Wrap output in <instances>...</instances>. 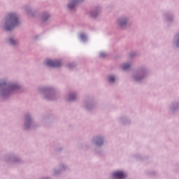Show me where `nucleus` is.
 <instances>
[{
    "label": "nucleus",
    "instance_id": "f257e3e1",
    "mask_svg": "<svg viewBox=\"0 0 179 179\" xmlns=\"http://www.w3.org/2000/svg\"><path fill=\"white\" fill-rule=\"evenodd\" d=\"M19 24V20L15 13L8 14L6 20V30H12L15 26Z\"/></svg>",
    "mask_w": 179,
    "mask_h": 179
},
{
    "label": "nucleus",
    "instance_id": "f03ea898",
    "mask_svg": "<svg viewBox=\"0 0 179 179\" xmlns=\"http://www.w3.org/2000/svg\"><path fill=\"white\" fill-rule=\"evenodd\" d=\"M45 64L48 66H52V68H58L62 65V63L59 60H50L48 59L45 62Z\"/></svg>",
    "mask_w": 179,
    "mask_h": 179
},
{
    "label": "nucleus",
    "instance_id": "7ed1b4c3",
    "mask_svg": "<svg viewBox=\"0 0 179 179\" xmlns=\"http://www.w3.org/2000/svg\"><path fill=\"white\" fill-rule=\"evenodd\" d=\"M113 178L124 179L127 177V175L122 171H116L113 173Z\"/></svg>",
    "mask_w": 179,
    "mask_h": 179
},
{
    "label": "nucleus",
    "instance_id": "20e7f679",
    "mask_svg": "<svg viewBox=\"0 0 179 179\" xmlns=\"http://www.w3.org/2000/svg\"><path fill=\"white\" fill-rule=\"evenodd\" d=\"M82 2V0H73V3L71 4V3H69V8H70V9H73V8H75V4L76 3H78V2Z\"/></svg>",
    "mask_w": 179,
    "mask_h": 179
},
{
    "label": "nucleus",
    "instance_id": "39448f33",
    "mask_svg": "<svg viewBox=\"0 0 179 179\" xmlns=\"http://www.w3.org/2000/svg\"><path fill=\"white\" fill-rule=\"evenodd\" d=\"M131 66V65H129V64H124L122 66V69L124 71H127V69H129V68Z\"/></svg>",
    "mask_w": 179,
    "mask_h": 179
},
{
    "label": "nucleus",
    "instance_id": "423d86ee",
    "mask_svg": "<svg viewBox=\"0 0 179 179\" xmlns=\"http://www.w3.org/2000/svg\"><path fill=\"white\" fill-rule=\"evenodd\" d=\"M96 145H103V139L97 138Z\"/></svg>",
    "mask_w": 179,
    "mask_h": 179
},
{
    "label": "nucleus",
    "instance_id": "0eeeda50",
    "mask_svg": "<svg viewBox=\"0 0 179 179\" xmlns=\"http://www.w3.org/2000/svg\"><path fill=\"white\" fill-rule=\"evenodd\" d=\"M9 43L10 44H11L12 45H15V44H16V41H15V40H13V38H10L9 40Z\"/></svg>",
    "mask_w": 179,
    "mask_h": 179
},
{
    "label": "nucleus",
    "instance_id": "6e6552de",
    "mask_svg": "<svg viewBox=\"0 0 179 179\" xmlns=\"http://www.w3.org/2000/svg\"><path fill=\"white\" fill-rule=\"evenodd\" d=\"M114 80H115V78H114V76H109V80H108L109 82H114Z\"/></svg>",
    "mask_w": 179,
    "mask_h": 179
},
{
    "label": "nucleus",
    "instance_id": "1a4fd4ad",
    "mask_svg": "<svg viewBox=\"0 0 179 179\" xmlns=\"http://www.w3.org/2000/svg\"><path fill=\"white\" fill-rule=\"evenodd\" d=\"M99 57H101V58H104V57H106V53H104V52H101L100 54H99Z\"/></svg>",
    "mask_w": 179,
    "mask_h": 179
},
{
    "label": "nucleus",
    "instance_id": "9d476101",
    "mask_svg": "<svg viewBox=\"0 0 179 179\" xmlns=\"http://www.w3.org/2000/svg\"><path fill=\"white\" fill-rule=\"evenodd\" d=\"M69 100H75V95L71 96Z\"/></svg>",
    "mask_w": 179,
    "mask_h": 179
},
{
    "label": "nucleus",
    "instance_id": "9b49d317",
    "mask_svg": "<svg viewBox=\"0 0 179 179\" xmlns=\"http://www.w3.org/2000/svg\"><path fill=\"white\" fill-rule=\"evenodd\" d=\"M124 24H127V22H120V26H124Z\"/></svg>",
    "mask_w": 179,
    "mask_h": 179
},
{
    "label": "nucleus",
    "instance_id": "f8f14e48",
    "mask_svg": "<svg viewBox=\"0 0 179 179\" xmlns=\"http://www.w3.org/2000/svg\"><path fill=\"white\" fill-rule=\"evenodd\" d=\"M47 19H48V15H46V17H43V20H47Z\"/></svg>",
    "mask_w": 179,
    "mask_h": 179
},
{
    "label": "nucleus",
    "instance_id": "ddd939ff",
    "mask_svg": "<svg viewBox=\"0 0 179 179\" xmlns=\"http://www.w3.org/2000/svg\"><path fill=\"white\" fill-rule=\"evenodd\" d=\"M80 37H81V38H83V39L85 38V34H81V35H80Z\"/></svg>",
    "mask_w": 179,
    "mask_h": 179
},
{
    "label": "nucleus",
    "instance_id": "4468645a",
    "mask_svg": "<svg viewBox=\"0 0 179 179\" xmlns=\"http://www.w3.org/2000/svg\"><path fill=\"white\" fill-rule=\"evenodd\" d=\"M177 45H178V47L179 46V39L178 40Z\"/></svg>",
    "mask_w": 179,
    "mask_h": 179
},
{
    "label": "nucleus",
    "instance_id": "2eb2a0df",
    "mask_svg": "<svg viewBox=\"0 0 179 179\" xmlns=\"http://www.w3.org/2000/svg\"><path fill=\"white\" fill-rule=\"evenodd\" d=\"M25 127H27V123H25Z\"/></svg>",
    "mask_w": 179,
    "mask_h": 179
}]
</instances>
